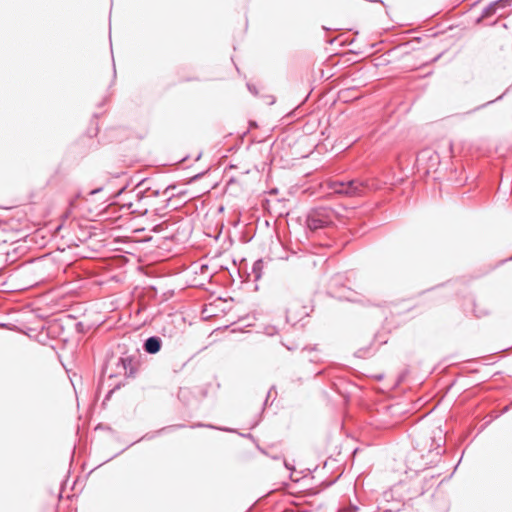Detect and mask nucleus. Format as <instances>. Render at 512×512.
<instances>
[{"mask_svg":"<svg viewBox=\"0 0 512 512\" xmlns=\"http://www.w3.org/2000/svg\"><path fill=\"white\" fill-rule=\"evenodd\" d=\"M128 201H133V202H135V197H133V196H132V194H129V199H128Z\"/></svg>","mask_w":512,"mask_h":512,"instance_id":"obj_8","label":"nucleus"},{"mask_svg":"<svg viewBox=\"0 0 512 512\" xmlns=\"http://www.w3.org/2000/svg\"><path fill=\"white\" fill-rule=\"evenodd\" d=\"M158 195H159V192H158V191H152L151 196H153V197H157Z\"/></svg>","mask_w":512,"mask_h":512,"instance_id":"obj_7","label":"nucleus"},{"mask_svg":"<svg viewBox=\"0 0 512 512\" xmlns=\"http://www.w3.org/2000/svg\"><path fill=\"white\" fill-rule=\"evenodd\" d=\"M261 263H262L261 261H257V262L254 264V267H253L254 272H256V271H257V269H260V265H261Z\"/></svg>","mask_w":512,"mask_h":512,"instance_id":"obj_5","label":"nucleus"},{"mask_svg":"<svg viewBox=\"0 0 512 512\" xmlns=\"http://www.w3.org/2000/svg\"><path fill=\"white\" fill-rule=\"evenodd\" d=\"M334 218H336V212L331 208L318 207L309 212L306 222L310 230H317L332 224Z\"/></svg>","mask_w":512,"mask_h":512,"instance_id":"obj_2","label":"nucleus"},{"mask_svg":"<svg viewBox=\"0 0 512 512\" xmlns=\"http://www.w3.org/2000/svg\"><path fill=\"white\" fill-rule=\"evenodd\" d=\"M123 194H124V195H126V193H125V187H124V188H122V189H120V190L118 191L117 196H120V195H123Z\"/></svg>","mask_w":512,"mask_h":512,"instance_id":"obj_6","label":"nucleus"},{"mask_svg":"<svg viewBox=\"0 0 512 512\" xmlns=\"http://www.w3.org/2000/svg\"><path fill=\"white\" fill-rule=\"evenodd\" d=\"M150 191L149 187L145 186V181H140L128 194H132L135 197V202L127 201L123 203V206H127L129 209H132L133 213H138L140 215H144L148 212L149 203H145L142 205V200L148 199L150 195H147V192Z\"/></svg>","mask_w":512,"mask_h":512,"instance_id":"obj_3","label":"nucleus"},{"mask_svg":"<svg viewBox=\"0 0 512 512\" xmlns=\"http://www.w3.org/2000/svg\"><path fill=\"white\" fill-rule=\"evenodd\" d=\"M284 465L287 469H292V467L286 461H284Z\"/></svg>","mask_w":512,"mask_h":512,"instance_id":"obj_9","label":"nucleus"},{"mask_svg":"<svg viewBox=\"0 0 512 512\" xmlns=\"http://www.w3.org/2000/svg\"><path fill=\"white\" fill-rule=\"evenodd\" d=\"M162 346V340L160 337L151 336L147 338L143 344L144 350L149 354H156L160 351Z\"/></svg>","mask_w":512,"mask_h":512,"instance_id":"obj_4","label":"nucleus"},{"mask_svg":"<svg viewBox=\"0 0 512 512\" xmlns=\"http://www.w3.org/2000/svg\"><path fill=\"white\" fill-rule=\"evenodd\" d=\"M145 203H149L148 199L142 200V205L145 204Z\"/></svg>","mask_w":512,"mask_h":512,"instance_id":"obj_11","label":"nucleus"},{"mask_svg":"<svg viewBox=\"0 0 512 512\" xmlns=\"http://www.w3.org/2000/svg\"><path fill=\"white\" fill-rule=\"evenodd\" d=\"M329 187L336 194L344 195L346 197H362L368 190L369 183L362 179H352L346 182H332Z\"/></svg>","mask_w":512,"mask_h":512,"instance_id":"obj_1","label":"nucleus"},{"mask_svg":"<svg viewBox=\"0 0 512 512\" xmlns=\"http://www.w3.org/2000/svg\"><path fill=\"white\" fill-rule=\"evenodd\" d=\"M248 88H249V90H250L251 92L256 93V92L254 91V88H252L250 85H248Z\"/></svg>","mask_w":512,"mask_h":512,"instance_id":"obj_10","label":"nucleus"}]
</instances>
